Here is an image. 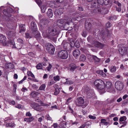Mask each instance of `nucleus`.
Wrapping results in <instances>:
<instances>
[{
	"instance_id": "1",
	"label": "nucleus",
	"mask_w": 128,
	"mask_h": 128,
	"mask_svg": "<svg viewBox=\"0 0 128 128\" xmlns=\"http://www.w3.org/2000/svg\"><path fill=\"white\" fill-rule=\"evenodd\" d=\"M48 35L54 36H58L60 32L59 27L58 26H50L48 29Z\"/></svg>"
},
{
	"instance_id": "2",
	"label": "nucleus",
	"mask_w": 128,
	"mask_h": 128,
	"mask_svg": "<svg viewBox=\"0 0 128 128\" xmlns=\"http://www.w3.org/2000/svg\"><path fill=\"white\" fill-rule=\"evenodd\" d=\"M94 84L96 87L98 89H103L105 87L104 82L100 79L96 80L94 82Z\"/></svg>"
},
{
	"instance_id": "3",
	"label": "nucleus",
	"mask_w": 128,
	"mask_h": 128,
	"mask_svg": "<svg viewBox=\"0 0 128 128\" xmlns=\"http://www.w3.org/2000/svg\"><path fill=\"white\" fill-rule=\"evenodd\" d=\"M46 50L50 54H53L55 50L54 46L48 42L45 44Z\"/></svg>"
},
{
	"instance_id": "4",
	"label": "nucleus",
	"mask_w": 128,
	"mask_h": 128,
	"mask_svg": "<svg viewBox=\"0 0 128 128\" xmlns=\"http://www.w3.org/2000/svg\"><path fill=\"white\" fill-rule=\"evenodd\" d=\"M13 11V10L10 8H8L6 9H4L3 12L4 14L6 17L9 18H14V16L12 15V12Z\"/></svg>"
},
{
	"instance_id": "5",
	"label": "nucleus",
	"mask_w": 128,
	"mask_h": 128,
	"mask_svg": "<svg viewBox=\"0 0 128 128\" xmlns=\"http://www.w3.org/2000/svg\"><path fill=\"white\" fill-rule=\"evenodd\" d=\"M68 52L65 50H61L57 54V56L59 58L63 60L66 59L68 57Z\"/></svg>"
},
{
	"instance_id": "6",
	"label": "nucleus",
	"mask_w": 128,
	"mask_h": 128,
	"mask_svg": "<svg viewBox=\"0 0 128 128\" xmlns=\"http://www.w3.org/2000/svg\"><path fill=\"white\" fill-rule=\"evenodd\" d=\"M114 86L116 89L119 90H122L124 87L122 82L120 80H117L115 82Z\"/></svg>"
},
{
	"instance_id": "7",
	"label": "nucleus",
	"mask_w": 128,
	"mask_h": 128,
	"mask_svg": "<svg viewBox=\"0 0 128 128\" xmlns=\"http://www.w3.org/2000/svg\"><path fill=\"white\" fill-rule=\"evenodd\" d=\"M84 91L85 93L86 94V96L88 98H90L93 97V95L91 92H92V90H90V88L88 86L85 87Z\"/></svg>"
},
{
	"instance_id": "8",
	"label": "nucleus",
	"mask_w": 128,
	"mask_h": 128,
	"mask_svg": "<svg viewBox=\"0 0 128 128\" xmlns=\"http://www.w3.org/2000/svg\"><path fill=\"white\" fill-rule=\"evenodd\" d=\"M49 20L47 18H43L42 20H40V24L39 25L40 27L43 30V25L47 26L49 23Z\"/></svg>"
},
{
	"instance_id": "9",
	"label": "nucleus",
	"mask_w": 128,
	"mask_h": 128,
	"mask_svg": "<svg viewBox=\"0 0 128 128\" xmlns=\"http://www.w3.org/2000/svg\"><path fill=\"white\" fill-rule=\"evenodd\" d=\"M6 38L4 35L0 34V42L4 46H8V42H6Z\"/></svg>"
},
{
	"instance_id": "10",
	"label": "nucleus",
	"mask_w": 128,
	"mask_h": 128,
	"mask_svg": "<svg viewBox=\"0 0 128 128\" xmlns=\"http://www.w3.org/2000/svg\"><path fill=\"white\" fill-rule=\"evenodd\" d=\"M128 50V48L124 46L120 47L118 51L120 54L123 56L126 54Z\"/></svg>"
},
{
	"instance_id": "11",
	"label": "nucleus",
	"mask_w": 128,
	"mask_h": 128,
	"mask_svg": "<svg viewBox=\"0 0 128 128\" xmlns=\"http://www.w3.org/2000/svg\"><path fill=\"white\" fill-rule=\"evenodd\" d=\"M84 103V100L81 97L78 98L76 101V104L78 107L82 106V104Z\"/></svg>"
},
{
	"instance_id": "12",
	"label": "nucleus",
	"mask_w": 128,
	"mask_h": 128,
	"mask_svg": "<svg viewBox=\"0 0 128 128\" xmlns=\"http://www.w3.org/2000/svg\"><path fill=\"white\" fill-rule=\"evenodd\" d=\"M84 28L88 31L90 32L92 28L91 24L90 22H86L84 24Z\"/></svg>"
},
{
	"instance_id": "13",
	"label": "nucleus",
	"mask_w": 128,
	"mask_h": 128,
	"mask_svg": "<svg viewBox=\"0 0 128 128\" xmlns=\"http://www.w3.org/2000/svg\"><path fill=\"white\" fill-rule=\"evenodd\" d=\"M18 43L16 46L18 49H20L24 45V42L21 38H18L17 40Z\"/></svg>"
},
{
	"instance_id": "14",
	"label": "nucleus",
	"mask_w": 128,
	"mask_h": 128,
	"mask_svg": "<svg viewBox=\"0 0 128 128\" xmlns=\"http://www.w3.org/2000/svg\"><path fill=\"white\" fill-rule=\"evenodd\" d=\"M62 9L59 8L56 9L55 10L54 14L57 17L60 16L63 13Z\"/></svg>"
},
{
	"instance_id": "15",
	"label": "nucleus",
	"mask_w": 128,
	"mask_h": 128,
	"mask_svg": "<svg viewBox=\"0 0 128 128\" xmlns=\"http://www.w3.org/2000/svg\"><path fill=\"white\" fill-rule=\"evenodd\" d=\"M42 35L44 38H48L50 39L51 40L54 42H55L56 40V38L54 36L48 35V34H46L45 33L43 32L42 33Z\"/></svg>"
},
{
	"instance_id": "16",
	"label": "nucleus",
	"mask_w": 128,
	"mask_h": 128,
	"mask_svg": "<svg viewBox=\"0 0 128 128\" xmlns=\"http://www.w3.org/2000/svg\"><path fill=\"white\" fill-rule=\"evenodd\" d=\"M72 54L74 58L77 59L78 56L80 54V52L78 49H76L73 52Z\"/></svg>"
},
{
	"instance_id": "17",
	"label": "nucleus",
	"mask_w": 128,
	"mask_h": 128,
	"mask_svg": "<svg viewBox=\"0 0 128 128\" xmlns=\"http://www.w3.org/2000/svg\"><path fill=\"white\" fill-rule=\"evenodd\" d=\"M30 28L33 32H36L37 30L36 24L35 22H32L30 23Z\"/></svg>"
},
{
	"instance_id": "18",
	"label": "nucleus",
	"mask_w": 128,
	"mask_h": 128,
	"mask_svg": "<svg viewBox=\"0 0 128 128\" xmlns=\"http://www.w3.org/2000/svg\"><path fill=\"white\" fill-rule=\"evenodd\" d=\"M6 34L8 37L10 38H11L14 37L15 35V32L13 31H7L6 32Z\"/></svg>"
},
{
	"instance_id": "19",
	"label": "nucleus",
	"mask_w": 128,
	"mask_h": 128,
	"mask_svg": "<svg viewBox=\"0 0 128 128\" xmlns=\"http://www.w3.org/2000/svg\"><path fill=\"white\" fill-rule=\"evenodd\" d=\"M104 46V44L98 41H96L95 43L94 46L96 48L102 49L103 48Z\"/></svg>"
},
{
	"instance_id": "20",
	"label": "nucleus",
	"mask_w": 128,
	"mask_h": 128,
	"mask_svg": "<svg viewBox=\"0 0 128 128\" xmlns=\"http://www.w3.org/2000/svg\"><path fill=\"white\" fill-rule=\"evenodd\" d=\"M54 87L55 88V92L54 94L56 96L60 92V90L58 88V86L55 84L54 85Z\"/></svg>"
},
{
	"instance_id": "21",
	"label": "nucleus",
	"mask_w": 128,
	"mask_h": 128,
	"mask_svg": "<svg viewBox=\"0 0 128 128\" xmlns=\"http://www.w3.org/2000/svg\"><path fill=\"white\" fill-rule=\"evenodd\" d=\"M72 43L70 44L69 43H66L64 45V48L67 50H70L72 48V46L71 44Z\"/></svg>"
},
{
	"instance_id": "22",
	"label": "nucleus",
	"mask_w": 128,
	"mask_h": 128,
	"mask_svg": "<svg viewBox=\"0 0 128 128\" xmlns=\"http://www.w3.org/2000/svg\"><path fill=\"white\" fill-rule=\"evenodd\" d=\"M14 67V66L12 63H9L6 64L5 68L6 69H12Z\"/></svg>"
},
{
	"instance_id": "23",
	"label": "nucleus",
	"mask_w": 128,
	"mask_h": 128,
	"mask_svg": "<svg viewBox=\"0 0 128 128\" xmlns=\"http://www.w3.org/2000/svg\"><path fill=\"white\" fill-rule=\"evenodd\" d=\"M77 67L76 64L72 63L70 64L69 68L70 71H73Z\"/></svg>"
},
{
	"instance_id": "24",
	"label": "nucleus",
	"mask_w": 128,
	"mask_h": 128,
	"mask_svg": "<svg viewBox=\"0 0 128 128\" xmlns=\"http://www.w3.org/2000/svg\"><path fill=\"white\" fill-rule=\"evenodd\" d=\"M46 14L47 16L49 18L52 17L53 15L52 10L50 8L48 9Z\"/></svg>"
},
{
	"instance_id": "25",
	"label": "nucleus",
	"mask_w": 128,
	"mask_h": 128,
	"mask_svg": "<svg viewBox=\"0 0 128 128\" xmlns=\"http://www.w3.org/2000/svg\"><path fill=\"white\" fill-rule=\"evenodd\" d=\"M106 120L104 119H102L100 120V124H102L104 125L107 126L109 124V123L106 122Z\"/></svg>"
},
{
	"instance_id": "26",
	"label": "nucleus",
	"mask_w": 128,
	"mask_h": 128,
	"mask_svg": "<svg viewBox=\"0 0 128 128\" xmlns=\"http://www.w3.org/2000/svg\"><path fill=\"white\" fill-rule=\"evenodd\" d=\"M112 84L111 82L109 81L107 82H106V84H105V88H110L112 86Z\"/></svg>"
},
{
	"instance_id": "27",
	"label": "nucleus",
	"mask_w": 128,
	"mask_h": 128,
	"mask_svg": "<svg viewBox=\"0 0 128 128\" xmlns=\"http://www.w3.org/2000/svg\"><path fill=\"white\" fill-rule=\"evenodd\" d=\"M34 118L32 116L28 118H25L24 119V121L26 122H30L34 120Z\"/></svg>"
},
{
	"instance_id": "28",
	"label": "nucleus",
	"mask_w": 128,
	"mask_h": 128,
	"mask_svg": "<svg viewBox=\"0 0 128 128\" xmlns=\"http://www.w3.org/2000/svg\"><path fill=\"white\" fill-rule=\"evenodd\" d=\"M86 59V57L85 55L83 54H82L80 56L79 58L80 61L82 62L85 61Z\"/></svg>"
},
{
	"instance_id": "29",
	"label": "nucleus",
	"mask_w": 128,
	"mask_h": 128,
	"mask_svg": "<svg viewBox=\"0 0 128 128\" xmlns=\"http://www.w3.org/2000/svg\"><path fill=\"white\" fill-rule=\"evenodd\" d=\"M96 72L103 77H104L106 75V74L103 72V70H97L96 71Z\"/></svg>"
},
{
	"instance_id": "30",
	"label": "nucleus",
	"mask_w": 128,
	"mask_h": 128,
	"mask_svg": "<svg viewBox=\"0 0 128 128\" xmlns=\"http://www.w3.org/2000/svg\"><path fill=\"white\" fill-rule=\"evenodd\" d=\"M126 119V118L125 116H122L119 119V122L120 124H121V122L125 121Z\"/></svg>"
},
{
	"instance_id": "31",
	"label": "nucleus",
	"mask_w": 128,
	"mask_h": 128,
	"mask_svg": "<svg viewBox=\"0 0 128 128\" xmlns=\"http://www.w3.org/2000/svg\"><path fill=\"white\" fill-rule=\"evenodd\" d=\"M35 101L38 102H40L41 103V106H46V105L47 104H44L42 102V101H41V100L39 99V98H37L36 99H35Z\"/></svg>"
},
{
	"instance_id": "32",
	"label": "nucleus",
	"mask_w": 128,
	"mask_h": 128,
	"mask_svg": "<svg viewBox=\"0 0 128 128\" xmlns=\"http://www.w3.org/2000/svg\"><path fill=\"white\" fill-rule=\"evenodd\" d=\"M40 7V8L42 12L43 13H44L46 8V6L45 5H43L42 6H41Z\"/></svg>"
},
{
	"instance_id": "33",
	"label": "nucleus",
	"mask_w": 128,
	"mask_h": 128,
	"mask_svg": "<svg viewBox=\"0 0 128 128\" xmlns=\"http://www.w3.org/2000/svg\"><path fill=\"white\" fill-rule=\"evenodd\" d=\"M38 95V93L35 91L32 92L31 94V96L33 98L36 97L37 95Z\"/></svg>"
},
{
	"instance_id": "34",
	"label": "nucleus",
	"mask_w": 128,
	"mask_h": 128,
	"mask_svg": "<svg viewBox=\"0 0 128 128\" xmlns=\"http://www.w3.org/2000/svg\"><path fill=\"white\" fill-rule=\"evenodd\" d=\"M92 59H93L94 61L96 62H98L100 60V58H98L96 56L94 55Z\"/></svg>"
},
{
	"instance_id": "35",
	"label": "nucleus",
	"mask_w": 128,
	"mask_h": 128,
	"mask_svg": "<svg viewBox=\"0 0 128 128\" xmlns=\"http://www.w3.org/2000/svg\"><path fill=\"white\" fill-rule=\"evenodd\" d=\"M110 70L111 72H114L116 70V68L113 66H112L110 67Z\"/></svg>"
},
{
	"instance_id": "36",
	"label": "nucleus",
	"mask_w": 128,
	"mask_h": 128,
	"mask_svg": "<svg viewBox=\"0 0 128 128\" xmlns=\"http://www.w3.org/2000/svg\"><path fill=\"white\" fill-rule=\"evenodd\" d=\"M35 37L38 40H39L41 39V36L40 33H37L35 36Z\"/></svg>"
},
{
	"instance_id": "37",
	"label": "nucleus",
	"mask_w": 128,
	"mask_h": 128,
	"mask_svg": "<svg viewBox=\"0 0 128 128\" xmlns=\"http://www.w3.org/2000/svg\"><path fill=\"white\" fill-rule=\"evenodd\" d=\"M27 74L28 76H30L33 78H35L34 75L31 72L28 71Z\"/></svg>"
},
{
	"instance_id": "38",
	"label": "nucleus",
	"mask_w": 128,
	"mask_h": 128,
	"mask_svg": "<svg viewBox=\"0 0 128 128\" xmlns=\"http://www.w3.org/2000/svg\"><path fill=\"white\" fill-rule=\"evenodd\" d=\"M74 44L75 46L77 48H79L80 46L79 41L78 40H76V41L74 43Z\"/></svg>"
},
{
	"instance_id": "39",
	"label": "nucleus",
	"mask_w": 128,
	"mask_h": 128,
	"mask_svg": "<svg viewBox=\"0 0 128 128\" xmlns=\"http://www.w3.org/2000/svg\"><path fill=\"white\" fill-rule=\"evenodd\" d=\"M41 63H39L37 64L36 67V68L38 70L42 69V66L41 64Z\"/></svg>"
},
{
	"instance_id": "40",
	"label": "nucleus",
	"mask_w": 128,
	"mask_h": 128,
	"mask_svg": "<svg viewBox=\"0 0 128 128\" xmlns=\"http://www.w3.org/2000/svg\"><path fill=\"white\" fill-rule=\"evenodd\" d=\"M46 87V86L45 84H42L40 87L39 90H44L45 88Z\"/></svg>"
},
{
	"instance_id": "41",
	"label": "nucleus",
	"mask_w": 128,
	"mask_h": 128,
	"mask_svg": "<svg viewBox=\"0 0 128 128\" xmlns=\"http://www.w3.org/2000/svg\"><path fill=\"white\" fill-rule=\"evenodd\" d=\"M80 50L84 53L86 54H87L89 53V52L88 50L85 48H81Z\"/></svg>"
},
{
	"instance_id": "42",
	"label": "nucleus",
	"mask_w": 128,
	"mask_h": 128,
	"mask_svg": "<svg viewBox=\"0 0 128 128\" xmlns=\"http://www.w3.org/2000/svg\"><path fill=\"white\" fill-rule=\"evenodd\" d=\"M111 34L110 33V31L108 30L107 31V34H106V38H109L110 37Z\"/></svg>"
},
{
	"instance_id": "43",
	"label": "nucleus",
	"mask_w": 128,
	"mask_h": 128,
	"mask_svg": "<svg viewBox=\"0 0 128 128\" xmlns=\"http://www.w3.org/2000/svg\"><path fill=\"white\" fill-rule=\"evenodd\" d=\"M57 23L59 25H60V26H62L63 25V21L60 20H57Z\"/></svg>"
},
{
	"instance_id": "44",
	"label": "nucleus",
	"mask_w": 128,
	"mask_h": 128,
	"mask_svg": "<svg viewBox=\"0 0 128 128\" xmlns=\"http://www.w3.org/2000/svg\"><path fill=\"white\" fill-rule=\"evenodd\" d=\"M31 104L32 105V108L34 109L35 108H36L37 106H38L37 105L38 104L35 102L32 103H31Z\"/></svg>"
},
{
	"instance_id": "45",
	"label": "nucleus",
	"mask_w": 128,
	"mask_h": 128,
	"mask_svg": "<svg viewBox=\"0 0 128 128\" xmlns=\"http://www.w3.org/2000/svg\"><path fill=\"white\" fill-rule=\"evenodd\" d=\"M36 2L40 7L42 6V2L40 0H36Z\"/></svg>"
},
{
	"instance_id": "46",
	"label": "nucleus",
	"mask_w": 128,
	"mask_h": 128,
	"mask_svg": "<svg viewBox=\"0 0 128 128\" xmlns=\"http://www.w3.org/2000/svg\"><path fill=\"white\" fill-rule=\"evenodd\" d=\"M82 35L84 37H85L87 35V32L85 30H83L82 33Z\"/></svg>"
},
{
	"instance_id": "47",
	"label": "nucleus",
	"mask_w": 128,
	"mask_h": 128,
	"mask_svg": "<svg viewBox=\"0 0 128 128\" xmlns=\"http://www.w3.org/2000/svg\"><path fill=\"white\" fill-rule=\"evenodd\" d=\"M37 106L34 109L37 111H39L41 109V108L40 106L38 104Z\"/></svg>"
},
{
	"instance_id": "48",
	"label": "nucleus",
	"mask_w": 128,
	"mask_h": 128,
	"mask_svg": "<svg viewBox=\"0 0 128 128\" xmlns=\"http://www.w3.org/2000/svg\"><path fill=\"white\" fill-rule=\"evenodd\" d=\"M94 56V55H91L89 54V53H88V54H87V56L89 60H90V58H91V59L92 58V59Z\"/></svg>"
},
{
	"instance_id": "49",
	"label": "nucleus",
	"mask_w": 128,
	"mask_h": 128,
	"mask_svg": "<svg viewBox=\"0 0 128 128\" xmlns=\"http://www.w3.org/2000/svg\"><path fill=\"white\" fill-rule=\"evenodd\" d=\"M116 16H109L108 20H115L116 19Z\"/></svg>"
},
{
	"instance_id": "50",
	"label": "nucleus",
	"mask_w": 128,
	"mask_h": 128,
	"mask_svg": "<svg viewBox=\"0 0 128 128\" xmlns=\"http://www.w3.org/2000/svg\"><path fill=\"white\" fill-rule=\"evenodd\" d=\"M104 2V0H97V2L99 4H102Z\"/></svg>"
},
{
	"instance_id": "51",
	"label": "nucleus",
	"mask_w": 128,
	"mask_h": 128,
	"mask_svg": "<svg viewBox=\"0 0 128 128\" xmlns=\"http://www.w3.org/2000/svg\"><path fill=\"white\" fill-rule=\"evenodd\" d=\"M107 33L106 32H103L102 34V36L103 38L104 39H106V34Z\"/></svg>"
},
{
	"instance_id": "52",
	"label": "nucleus",
	"mask_w": 128,
	"mask_h": 128,
	"mask_svg": "<svg viewBox=\"0 0 128 128\" xmlns=\"http://www.w3.org/2000/svg\"><path fill=\"white\" fill-rule=\"evenodd\" d=\"M114 3L115 4H116L119 7H121L122 6V5L120 3H119L118 1H115Z\"/></svg>"
},
{
	"instance_id": "53",
	"label": "nucleus",
	"mask_w": 128,
	"mask_h": 128,
	"mask_svg": "<svg viewBox=\"0 0 128 128\" xmlns=\"http://www.w3.org/2000/svg\"><path fill=\"white\" fill-rule=\"evenodd\" d=\"M66 82L68 84H71L74 83V82L72 80H68L66 81Z\"/></svg>"
},
{
	"instance_id": "54",
	"label": "nucleus",
	"mask_w": 128,
	"mask_h": 128,
	"mask_svg": "<svg viewBox=\"0 0 128 128\" xmlns=\"http://www.w3.org/2000/svg\"><path fill=\"white\" fill-rule=\"evenodd\" d=\"M54 2H56L58 3H61L64 0H53Z\"/></svg>"
},
{
	"instance_id": "55",
	"label": "nucleus",
	"mask_w": 128,
	"mask_h": 128,
	"mask_svg": "<svg viewBox=\"0 0 128 128\" xmlns=\"http://www.w3.org/2000/svg\"><path fill=\"white\" fill-rule=\"evenodd\" d=\"M46 117L48 120H52V118L50 117L49 114H47L46 115Z\"/></svg>"
},
{
	"instance_id": "56",
	"label": "nucleus",
	"mask_w": 128,
	"mask_h": 128,
	"mask_svg": "<svg viewBox=\"0 0 128 128\" xmlns=\"http://www.w3.org/2000/svg\"><path fill=\"white\" fill-rule=\"evenodd\" d=\"M54 80L55 81H58L60 80V77L59 76H54Z\"/></svg>"
},
{
	"instance_id": "57",
	"label": "nucleus",
	"mask_w": 128,
	"mask_h": 128,
	"mask_svg": "<svg viewBox=\"0 0 128 128\" xmlns=\"http://www.w3.org/2000/svg\"><path fill=\"white\" fill-rule=\"evenodd\" d=\"M114 102V101L113 99H112L111 100L108 99L107 100V102L108 104H111Z\"/></svg>"
},
{
	"instance_id": "58",
	"label": "nucleus",
	"mask_w": 128,
	"mask_h": 128,
	"mask_svg": "<svg viewBox=\"0 0 128 128\" xmlns=\"http://www.w3.org/2000/svg\"><path fill=\"white\" fill-rule=\"evenodd\" d=\"M111 24L110 22H108L106 24L105 26L106 27L108 28L111 26Z\"/></svg>"
},
{
	"instance_id": "59",
	"label": "nucleus",
	"mask_w": 128,
	"mask_h": 128,
	"mask_svg": "<svg viewBox=\"0 0 128 128\" xmlns=\"http://www.w3.org/2000/svg\"><path fill=\"white\" fill-rule=\"evenodd\" d=\"M55 83V82L53 81V80H52L51 81V82H48V85L49 86H50L54 84Z\"/></svg>"
},
{
	"instance_id": "60",
	"label": "nucleus",
	"mask_w": 128,
	"mask_h": 128,
	"mask_svg": "<svg viewBox=\"0 0 128 128\" xmlns=\"http://www.w3.org/2000/svg\"><path fill=\"white\" fill-rule=\"evenodd\" d=\"M88 117L92 119L93 120H95L96 118V117L91 115H89Z\"/></svg>"
},
{
	"instance_id": "61",
	"label": "nucleus",
	"mask_w": 128,
	"mask_h": 128,
	"mask_svg": "<svg viewBox=\"0 0 128 128\" xmlns=\"http://www.w3.org/2000/svg\"><path fill=\"white\" fill-rule=\"evenodd\" d=\"M104 3L105 5H107L110 3V0H104Z\"/></svg>"
},
{
	"instance_id": "62",
	"label": "nucleus",
	"mask_w": 128,
	"mask_h": 128,
	"mask_svg": "<svg viewBox=\"0 0 128 128\" xmlns=\"http://www.w3.org/2000/svg\"><path fill=\"white\" fill-rule=\"evenodd\" d=\"M52 66L50 64H49V66L46 68V69L48 71H49L50 70L51 68H52Z\"/></svg>"
},
{
	"instance_id": "63",
	"label": "nucleus",
	"mask_w": 128,
	"mask_h": 128,
	"mask_svg": "<svg viewBox=\"0 0 128 128\" xmlns=\"http://www.w3.org/2000/svg\"><path fill=\"white\" fill-rule=\"evenodd\" d=\"M20 30V32H24V31L26 30V28L25 27H24L23 28H20L19 29Z\"/></svg>"
},
{
	"instance_id": "64",
	"label": "nucleus",
	"mask_w": 128,
	"mask_h": 128,
	"mask_svg": "<svg viewBox=\"0 0 128 128\" xmlns=\"http://www.w3.org/2000/svg\"><path fill=\"white\" fill-rule=\"evenodd\" d=\"M52 126H53L54 128H56L58 126V124L56 123H54Z\"/></svg>"
}]
</instances>
